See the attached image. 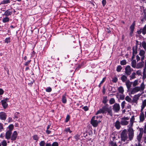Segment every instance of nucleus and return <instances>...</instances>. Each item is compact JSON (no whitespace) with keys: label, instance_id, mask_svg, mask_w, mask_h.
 <instances>
[{"label":"nucleus","instance_id":"obj_28","mask_svg":"<svg viewBox=\"0 0 146 146\" xmlns=\"http://www.w3.org/2000/svg\"><path fill=\"white\" fill-rule=\"evenodd\" d=\"M125 100L129 102H131V99L128 96H127L125 97Z\"/></svg>","mask_w":146,"mask_h":146},{"label":"nucleus","instance_id":"obj_11","mask_svg":"<svg viewBox=\"0 0 146 146\" xmlns=\"http://www.w3.org/2000/svg\"><path fill=\"white\" fill-rule=\"evenodd\" d=\"M6 113L3 112H0V119L1 120H5L6 118Z\"/></svg>","mask_w":146,"mask_h":146},{"label":"nucleus","instance_id":"obj_15","mask_svg":"<svg viewBox=\"0 0 146 146\" xmlns=\"http://www.w3.org/2000/svg\"><path fill=\"white\" fill-rule=\"evenodd\" d=\"M17 135V133L16 131H14L12 136H11V139L13 141H15L16 140Z\"/></svg>","mask_w":146,"mask_h":146},{"label":"nucleus","instance_id":"obj_50","mask_svg":"<svg viewBox=\"0 0 146 146\" xmlns=\"http://www.w3.org/2000/svg\"><path fill=\"white\" fill-rule=\"evenodd\" d=\"M70 117L69 115H67L65 120V122H68V121L69 120Z\"/></svg>","mask_w":146,"mask_h":146},{"label":"nucleus","instance_id":"obj_8","mask_svg":"<svg viewBox=\"0 0 146 146\" xmlns=\"http://www.w3.org/2000/svg\"><path fill=\"white\" fill-rule=\"evenodd\" d=\"M140 121L143 122L145 119V115L143 111L140 110V113L139 116Z\"/></svg>","mask_w":146,"mask_h":146},{"label":"nucleus","instance_id":"obj_62","mask_svg":"<svg viewBox=\"0 0 146 146\" xmlns=\"http://www.w3.org/2000/svg\"><path fill=\"white\" fill-rule=\"evenodd\" d=\"M137 53V51L136 50H133V54H136Z\"/></svg>","mask_w":146,"mask_h":146},{"label":"nucleus","instance_id":"obj_4","mask_svg":"<svg viewBox=\"0 0 146 146\" xmlns=\"http://www.w3.org/2000/svg\"><path fill=\"white\" fill-rule=\"evenodd\" d=\"M121 140L125 142L128 139L127 133L126 130L125 129L122 131L120 135Z\"/></svg>","mask_w":146,"mask_h":146},{"label":"nucleus","instance_id":"obj_13","mask_svg":"<svg viewBox=\"0 0 146 146\" xmlns=\"http://www.w3.org/2000/svg\"><path fill=\"white\" fill-rule=\"evenodd\" d=\"M145 51L143 50H141L140 51L139 55L141 56V61H143L144 60L145 57Z\"/></svg>","mask_w":146,"mask_h":146},{"label":"nucleus","instance_id":"obj_19","mask_svg":"<svg viewBox=\"0 0 146 146\" xmlns=\"http://www.w3.org/2000/svg\"><path fill=\"white\" fill-rule=\"evenodd\" d=\"M12 13V11L9 9L5 11L4 15L6 16L11 15Z\"/></svg>","mask_w":146,"mask_h":146},{"label":"nucleus","instance_id":"obj_1","mask_svg":"<svg viewBox=\"0 0 146 146\" xmlns=\"http://www.w3.org/2000/svg\"><path fill=\"white\" fill-rule=\"evenodd\" d=\"M134 116H133L130 119L129 124L127 126L129 128L128 129L129 138L130 141L131 140L133 139L134 136V131L132 127L134 122Z\"/></svg>","mask_w":146,"mask_h":146},{"label":"nucleus","instance_id":"obj_20","mask_svg":"<svg viewBox=\"0 0 146 146\" xmlns=\"http://www.w3.org/2000/svg\"><path fill=\"white\" fill-rule=\"evenodd\" d=\"M120 122L118 121H117L115 123V126L118 129H119L121 127Z\"/></svg>","mask_w":146,"mask_h":146},{"label":"nucleus","instance_id":"obj_40","mask_svg":"<svg viewBox=\"0 0 146 146\" xmlns=\"http://www.w3.org/2000/svg\"><path fill=\"white\" fill-rule=\"evenodd\" d=\"M126 104L125 101H123L121 103V107L122 109H123L124 108L125 104Z\"/></svg>","mask_w":146,"mask_h":146},{"label":"nucleus","instance_id":"obj_60","mask_svg":"<svg viewBox=\"0 0 146 146\" xmlns=\"http://www.w3.org/2000/svg\"><path fill=\"white\" fill-rule=\"evenodd\" d=\"M137 32L139 34H140L141 33H142V29H140V30L138 31Z\"/></svg>","mask_w":146,"mask_h":146},{"label":"nucleus","instance_id":"obj_39","mask_svg":"<svg viewBox=\"0 0 146 146\" xmlns=\"http://www.w3.org/2000/svg\"><path fill=\"white\" fill-rule=\"evenodd\" d=\"M109 102L110 104H112L115 103V100L113 98H111Z\"/></svg>","mask_w":146,"mask_h":146},{"label":"nucleus","instance_id":"obj_12","mask_svg":"<svg viewBox=\"0 0 146 146\" xmlns=\"http://www.w3.org/2000/svg\"><path fill=\"white\" fill-rule=\"evenodd\" d=\"M141 95V94H138L134 95L133 99V102L134 103H137Z\"/></svg>","mask_w":146,"mask_h":146},{"label":"nucleus","instance_id":"obj_56","mask_svg":"<svg viewBox=\"0 0 146 146\" xmlns=\"http://www.w3.org/2000/svg\"><path fill=\"white\" fill-rule=\"evenodd\" d=\"M31 60H29L27 62H25V63L24 64V65L26 66H27L29 65V64Z\"/></svg>","mask_w":146,"mask_h":146},{"label":"nucleus","instance_id":"obj_17","mask_svg":"<svg viewBox=\"0 0 146 146\" xmlns=\"http://www.w3.org/2000/svg\"><path fill=\"white\" fill-rule=\"evenodd\" d=\"M131 82H130L129 80L126 81L125 82L126 85L128 90H129L131 86Z\"/></svg>","mask_w":146,"mask_h":146},{"label":"nucleus","instance_id":"obj_63","mask_svg":"<svg viewBox=\"0 0 146 146\" xmlns=\"http://www.w3.org/2000/svg\"><path fill=\"white\" fill-rule=\"evenodd\" d=\"M46 132L47 133L49 134L51 133V131L50 130H48V129H47L46 130Z\"/></svg>","mask_w":146,"mask_h":146},{"label":"nucleus","instance_id":"obj_27","mask_svg":"<svg viewBox=\"0 0 146 146\" xmlns=\"http://www.w3.org/2000/svg\"><path fill=\"white\" fill-rule=\"evenodd\" d=\"M9 21V18L7 17H5L3 18L2 19V21L4 23H5L8 22Z\"/></svg>","mask_w":146,"mask_h":146},{"label":"nucleus","instance_id":"obj_42","mask_svg":"<svg viewBox=\"0 0 146 146\" xmlns=\"http://www.w3.org/2000/svg\"><path fill=\"white\" fill-rule=\"evenodd\" d=\"M10 42V38H6L5 40V42L7 43Z\"/></svg>","mask_w":146,"mask_h":146},{"label":"nucleus","instance_id":"obj_6","mask_svg":"<svg viewBox=\"0 0 146 146\" xmlns=\"http://www.w3.org/2000/svg\"><path fill=\"white\" fill-rule=\"evenodd\" d=\"M109 108L107 107V106H105L103 107L102 109H100V110L97 111L96 113V114L97 115L99 113H106L108 109Z\"/></svg>","mask_w":146,"mask_h":146},{"label":"nucleus","instance_id":"obj_10","mask_svg":"<svg viewBox=\"0 0 146 146\" xmlns=\"http://www.w3.org/2000/svg\"><path fill=\"white\" fill-rule=\"evenodd\" d=\"M131 68L129 66H127L125 68V73L128 75H130L131 73Z\"/></svg>","mask_w":146,"mask_h":146},{"label":"nucleus","instance_id":"obj_33","mask_svg":"<svg viewBox=\"0 0 146 146\" xmlns=\"http://www.w3.org/2000/svg\"><path fill=\"white\" fill-rule=\"evenodd\" d=\"M1 145H2V146H7V143L6 141L5 140H3L1 142Z\"/></svg>","mask_w":146,"mask_h":146},{"label":"nucleus","instance_id":"obj_5","mask_svg":"<svg viewBox=\"0 0 146 146\" xmlns=\"http://www.w3.org/2000/svg\"><path fill=\"white\" fill-rule=\"evenodd\" d=\"M129 119V117H122L121 119V120L120 122L121 124L122 125H128L129 123L128 121H127Z\"/></svg>","mask_w":146,"mask_h":146},{"label":"nucleus","instance_id":"obj_37","mask_svg":"<svg viewBox=\"0 0 146 146\" xmlns=\"http://www.w3.org/2000/svg\"><path fill=\"white\" fill-rule=\"evenodd\" d=\"M107 112H108V114L112 116V110L111 108H109L108 109Z\"/></svg>","mask_w":146,"mask_h":146},{"label":"nucleus","instance_id":"obj_41","mask_svg":"<svg viewBox=\"0 0 146 146\" xmlns=\"http://www.w3.org/2000/svg\"><path fill=\"white\" fill-rule=\"evenodd\" d=\"M9 130H11V132L12 130L13 129V124L10 125L8 127Z\"/></svg>","mask_w":146,"mask_h":146},{"label":"nucleus","instance_id":"obj_52","mask_svg":"<svg viewBox=\"0 0 146 146\" xmlns=\"http://www.w3.org/2000/svg\"><path fill=\"white\" fill-rule=\"evenodd\" d=\"M65 131L67 132H69L70 133H71L72 132V131L70 130L69 128H66Z\"/></svg>","mask_w":146,"mask_h":146},{"label":"nucleus","instance_id":"obj_35","mask_svg":"<svg viewBox=\"0 0 146 146\" xmlns=\"http://www.w3.org/2000/svg\"><path fill=\"white\" fill-rule=\"evenodd\" d=\"M142 46L145 49H146V42L145 41H144L142 42Z\"/></svg>","mask_w":146,"mask_h":146},{"label":"nucleus","instance_id":"obj_57","mask_svg":"<svg viewBox=\"0 0 146 146\" xmlns=\"http://www.w3.org/2000/svg\"><path fill=\"white\" fill-rule=\"evenodd\" d=\"M83 109L85 111H87L88 110V108L87 106H84L83 107Z\"/></svg>","mask_w":146,"mask_h":146},{"label":"nucleus","instance_id":"obj_30","mask_svg":"<svg viewBox=\"0 0 146 146\" xmlns=\"http://www.w3.org/2000/svg\"><path fill=\"white\" fill-rule=\"evenodd\" d=\"M10 3V0H3V1L1 2V3L3 4H5Z\"/></svg>","mask_w":146,"mask_h":146},{"label":"nucleus","instance_id":"obj_51","mask_svg":"<svg viewBox=\"0 0 146 146\" xmlns=\"http://www.w3.org/2000/svg\"><path fill=\"white\" fill-rule=\"evenodd\" d=\"M52 146H58V144L57 142H54L52 144Z\"/></svg>","mask_w":146,"mask_h":146},{"label":"nucleus","instance_id":"obj_22","mask_svg":"<svg viewBox=\"0 0 146 146\" xmlns=\"http://www.w3.org/2000/svg\"><path fill=\"white\" fill-rule=\"evenodd\" d=\"M66 94H64L62 96V101L63 103L65 104L67 102L66 99Z\"/></svg>","mask_w":146,"mask_h":146},{"label":"nucleus","instance_id":"obj_55","mask_svg":"<svg viewBox=\"0 0 146 146\" xmlns=\"http://www.w3.org/2000/svg\"><path fill=\"white\" fill-rule=\"evenodd\" d=\"M117 80V78L116 77L113 78L112 80V81L113 82H116Z\"/></svg>","mask_w":146,"mask_h":146},{"label":"nucleus","instance_id":"obj_48","mask_svg":"<svg viewBox=\"0 0 146 146\" xmlns=\"http://www.w3.org/2000/svg\"><path fill=\"white\" fill-rule=\"evenodd\" d=\"M143 133H146V124L144 126ZM144 139L145 140H146V136L144 137Z\"/></svg>","mask_w":146,"mask_h":146},{"label":"nucleus","instance_id":"obj_54","mask_svg":"<svg viewBox=\"0 0 146 146\" xmlns=\"http://www.w3.org/2000/svg\"><path fill=\"white\" fill-rule=\"evenodd\" d=\"M102 3L103 6H104L106 3V0H102Z\"/></svg>","mask_w":146,"mask_h":146},{"label":"nucleus","instance_id":"obj_36","mask_svg":"<svg viewBox=\"0 0 146 146\" xmlns=\"http://www.w3.org/2000/svg\"><path fill=\"white\" fill-rule=\"evenodd\" d=\"M122 68L121 66L120 65H119L117 67L116 70L118 72H119L121 71Z\"/></svg>","mask_w":146,"mask_h":146},{"label":"nucleus","instance_id":"obj_58","mask_svg":"<svg viewBox=\"0 0 146 146\" xmlns=\"http://www.w3.org/2000/svg\"><path fill=\"white\" fill-rule=\"evenodd\" d=\"M3 93L4 91L1 88H0V95L3 94Z\"/></svg>","mask_w":146,"mask_h":146},{"label":"nucleus","instance_id":"obj_43","mask_svg":"<svg viewBox=\"0 0 146 146\" xmlns=\"http://www.w3.org/2000/svg\"><path fill=\"white\" fill-rule=\"evenodd\" d=\"M45 142L44 141H41L39 143L40 146H44L45 144Z\"/></svg>","mask_w":146,"mask_h":146},{"label":"nucleus","instance_id":"obj_47","mask_svg":"<svg viewBox=\"0 0 146 146\" xmlns=\"http://www.w3.org/2000/svg\"><path fill=\"white\" fill-rule=\"evenodd\" d=\"M105 80H106L105 78H103L102 79V81L100 82V83L99 85V87H100L101 84H102V83H103L105 81Z\"/></svg>","mask_w":146,"mask_h":146},{"label":"nucleus","instance_id":"obj_59","mask_svg":"<svg viewBox=\"0 0 146 146\" xmlns=\"http://www.w3.org/2000/svg\"><path fill=\"white\" fill-rule=\"evenodd\" d=\"M131 106L129 104H128L126 107V109L127 110L130 109L131 108Z\"/></svg>","mask_w":146,"mask_h":146},{"label":"nucleus","instance_id":"obj_25","mask_svg":"<svg viewBox=\"0 0 146 146\" xmlns=\"http://www.w3.org/2000/svg\"><path fill=\"white\" fill-rule=\"evenodd\" d=\"M139 84L138 80H135L132 83V85L133 87L137 86Z\"/></svg>","mask_w":146,"mask_h":146},{"label":"nucleus","instance_id":"obj_18","mask_svg":"<svg viewBox=\"0 0 146 146\" xmlns=\"http://www.w3.org/2000/svg\"><path fill=\"white\" fill-rule=\"evenodd\" d=\"M142 62H139L136 65V68L137 69H139L142 68L143 66V62L142 61Z\"/></svg>","mask_w":146,"mask_h":146},{"label":"nucleus","instance_id":"obj_23","mask_svg":"<svg viewBox=\"0 0 146 146\" xmlns=\"http://www.w3.org/2000/svg\"><path fill=\"white\" fill-rule=\"evenodd\" d=\"M136 62L135 60H133L131 61V65L133 68H136Z\"/></svg>","mask_w":146,"mask_h":146},{"label":"nucleus","instance_id":"obj_46","mask_svg":"<svg viewBox=\"0 0 146 146\" xmlns=\"http://www.w3.org/2000/svg\"><path fill=\"white\" fill-rule=\"evenodd\" d=\"M33 139L35 140L38 141V138L37 136L36 135H35L33 136Z\"/></svg>","mask_w":146,"mask_h":146},{"label":"nucleus","instance_id":"obj_45","mask_svg":"<svg viewBox=\"0 0 146 146\" xmlns=\"http://www.w3.org/2000/svg\"><path fill=\"white\" fill-rule=\"evenodd\" d=\"M145 70H144L143 72V79H146V72H145Z\"/></svg>","mask_w":146,"mask_h":146},{"label":"nucleus","instance_id":"obj_38","mask_svg":"<svg viewBox=\"0 0 146 146\" xmlns=\"http://www.w3.org/2000/svg\"><path fill=\"white\" fill-rule=\"evenodd\" d=\"M120 64L122 65H125L127 63L126 61L125 60H123L120 61Z\"/></svg>","mask_w":146,"mask_h":146},{"label":"nucleus","instance_id":"obj_29","mask_svg":"<svg viewBox=\"0 0 146 146\" xmlns=\"http://www.w3.org/2000/svg\"><path fill=\"white\" fill-rule=\"evenodd\" d=\"M121 79L123 82L126 81L127 77L124 75H122L121 78Z\"/></svg>","mask_w":146,"mask_h":146},{"label":"nucleus","instance_id":"obj_44","mask_svg":"<svg viewBox=\"0 0 146 146\" xmlns=\"http://www.w3.org/2000/svg\"><path fill=\"white\" fill-rule=\"evenodd\" d=\"M136 74L138 76H140L141 75V70H139L136 72Z\"/></svg>","mask_w":146,"mask_h":146},{"label":"nucleus","instance_id":"obj_49","mask_svg":"<svg viewBox=\"0 0 146 146\" xmlns=\"http://www.w3.org/2000/svg\"><path fill=\"white\" fill-rule=\"evenodd\" d=\"M46 90L47 92H50L51 91L52 89L50 87H48L46 89Z\"/></svg>","mask_w":146,"mask_h":146},{"label":"nucleus","instance_id":"obj_16","mask_svg":"<svg viewBox=\"0 0 146 146\" xmlns=\"http://www.w3.org/2000/svg\"><path fill=\"white\" fill-rule=\"evenodd\" d=\"M146 106V99L143 100L142 102V104L141 106V110L143 111L145 108Z\"/></svg>","mask_w":146,"mask_h":146},{"label":"nucleus","instance_id":"obj_9","mask_svg":"<svg viewBox=\"0 0 146 146\" xmlns=\"http://www.w3.org/2000/svg\"><path fill=\"white\" fill-rule=\"evenodd\" d=\"M8 98H7L1 101L2 105L4 108H5L8 105L7 103V102L8 100Z\"/></svg>","mask_w":146,"mask_h":146},{"label":"nucleus","instance_id":"obj_3","mask_svg":"<svg viewBox=\"0 0 146 146\" xmlns=\"http://www.w3.org/2000/svg\"><path fill=\"white\" fill-rule=\"evenodd\" d=\"M102 116L100 115L94 116L92 117L91 121V124L94 127H96L98 123L101 122Z\"/></svg>","mask_w":146,"mask_h":146},{"label":"nucleus","instance_id":"obj_53","mask_svg":"<svg viewBox=\"0 0 146 146\" xmlns=\"http://www.w3.org/2000/svg\"><path fill=\"white\" fill-rule=\"evenodd\" d=\"M107 98L104 97L103 98V103L104 104H105L107 102Z\"/></svg>","mask_w":146,"mask_h":146},{"label":"nucleus","instance_id":"obj_31","mask_svg":"<svg viewBox=\"0 0 146 146\" xmlns=\"http://www.w3.org/2000/svg\"><path fill=\"white\" fill-rule=\"evenodd\" d=\"M142 34L145 35L146 34V24L142 29Z\"/></svg>","mask_w":146,"mask_h":146},{"label":"nucleus","instance_id":"obj_61","mask_svg":"<svg viewBox=\"0 0 146 146\" xmlns=\"http://www.w3.org/2000/svg\"><path fill=\"white\" fill-rule=\"evenodd\" d=\"M136 59L137 61H139L140 60V58L138 55H137L136 56Z\"/></svg>","mask_w":146,"mask_h":146},{"label":"nucleus","instance_id":"obj_32","mask_svg":"<svg viewBox=\"0 0 146 146\" xmlns=\"http://www.w3.org/2000/svg\"><path fill=\"white\" fill-rule=\"evenodd\" d=\"M136 73L135 72H133L131 75L130 76V79H133L135 78V77Z\"/></svg>","mask_w":146,"mask_h":146},{"label":"nucleus","instance_id":"obj_26","mask_svg":"<svg viewBox=\"0 0 146 146\" xmlns=\"http://www.w3.org/2000/svg\"><path fill=\"white\" fill-rule=\"evenodd\" d=\"M135 25V22H134L130 26V29L131 31V33H133Z\"/></svg>","mask_w":146,"mask_h":146},{"label":"nucleus","instance_id":"obj_34","mask_svg":"<svg viewBox=\"0 0 146 146\" xmlns=\"http://www.w3.org/2000/svg\"><path fill=\"white\" fill-rule=\"evenodd\" d=\"M109 146H117L115 142L111 141L110 143Z\"/></svg>","mask_w":146,"mask_h":146},{"label":"nucleus","instance_id":"obj_24","mask_svg":"<svg viewBox=\"0 0 146 146\" xmlns=\"http://www.w3.org/2000/svg\"><path fill=\"white\" fill-rule=\"evenodd\" d=\"M117 90L119 93L121 94H123V93L124 90L122 86H121L119 87L118 88Z\"/></svg>","mask_w":146,"mask_h":146},{"label":"nucleus","instance_id":"obj_2","mask_svg":"<svg viewBox=\"0 0 146 146\" xmlns=\"http://www.w3.org/2000/svg\"><path fill=\"white\" fill-rule=\"evenodd\" d=\"M145 85L144 82H143L141 84L140 86L135 87L131 89L130 91L129 95L134 94L139 92H143L145 88Z\"/></svg>","mask_w":146,"mask_h":146},{"label":"nucleus","instance_id":"obj_64","mask_svg":"<svg viewBox=\"0 0 146 146\" xmlns=\"http://www.w3.org/2000/svg\"><path fill=\"white\" fill-rule=\"evenodd\" d=\"M145 67H144V68L143 69L144 70H145V69H146V60H145Z\"/></svg>","mask_w":146,"mask_h":146},{"label":"nucleus","instance_id":"obj_7","mask_svg":"<svg viewBox=\"0 0 146 146\" xmlns=\"http://www.w3.org/2000/svg\"><path fill=\"white\" fill-rule=\"evenodd\" d=\"M120 109V106L118 104L115 103L113 106V110L115 112H118L119 110Z\"/></svg>","mask_w":146,"mask_h":146},{"label":"nucleus","instance_id":"obj_21","mask_svg":"<svg viewBox=\"0 0 146 146\" xmlns=\"http://www.w3.org/2000/svg\"><path fill=\"white\" fill-rule=\"evenodd\" d=\"M142 135L143 132L140 131L139 134L137 137V139L139 142L140 141L142 137Z\"/></svg>","mask_w":146,"mask_h":146},{"label":"nucleus","instance_id":"obj_14","mask_svg":"<svg viewBox=\"0 0 146 146\" xmlns=\"http://www.w3.org/2000/svg\"><path fill=\"white\" fill-rule=\"evenodd\" d=\"M12 132L11 130L8 131L5 133L6 139H9L11 138Z\"/></svg>","mask_w":146,"mask_h":146}]
</instances>
